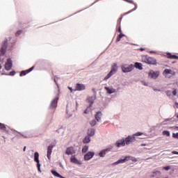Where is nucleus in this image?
<instances>
[{
	"mask_svg": "<svg viewBox=\"0 0 178 178\" xmlns=\"http://www.w3.org/2000/svg\"><path fill=\"white\" fill-rule=\"evenodd\" d=\"M68 88L71 92H73V89L71 87L68 86Z\"/></svg>",
	"mask_w": 178,
	"mask_h": 178,
	"instance_id": "50",
	"label": "nucleus"
},
{
	"mask_svg": "<svg viewBox=\"0 0 178 178\" xmlns=\"http://www.w3.org/2000/svg\"><path fill=\"white\" fill-rule=\"evenodd\" d=\"M15 74H16V72L15 71H12L10 72V76H15Z\"/></svg>",
	"mask_w": 178,
	"mask_h": 178,
	"instance_id": "44",
	"label": "nucleus"
},
{
	"mask_svg": "<svg viewBox=\"0 0 178 178\" xmlns=\"http://www.w3.org/2000/svg\"><path fill=\"white\" fill-rule=\"evenodd\" d=\"M124 145H126V140H124V138L120 139L115 143V146L118 148H120V147H124Z\"/></svg>",
	"mask_w": 178,
	"mask_h": 178,
	"instance_id": "11",
	"label": "nucleus"
},
{
	"mask_svg": "<svg viewBox=\"0 0 178 178\" xmlns=\"http://www.w3.org/2000/svg\"><path fill=\"white\" fill-rule=\"evenodd\" d=\"M86 90V85L83 83H76L75 91H84Z\"/></svg>",
	"mask_w": 178,
	"mask_h": 178,
	"instance_id": "13",
	"label": "nucleus"
},
{
	"mask_svg": "<svg viewBox=\"0 0 178 178\" xmlns=\"http://www.w3.org/2000/svg\"><path fill=\"white\" fill-rule=\"evenodd\" d=\"M127 161H132V162H137L138 160L136 159V157L127 156Z\"/></svg>",
	"mask_w": 178,
	"mask_h": 178,
	"instance_id": "27",
	"label": "nucleus"
},
{
	"mask_svg": "<svg viewBox=\"0 0 178 178\" xmlns=\"http://www.w3.org/2000/svg\"><path fill=\"white\" fill-rule=\"evenodd\" d=\"M113 74H115V73L110 71V72L104 77V80L106 81V80H108V79H111V77H112V76H113Z\"/></svg>",
	"mask_w": 178,
	"mask_h": 178,
	"instance_id": "26",
	"label": "nucleus"
},
{
	"mask_svg": "<svg viewBox=\"0 0 178 178\" xmlns=\"http://www.w3.org/2000/svg\"><path fill=\"white\" fill-rule=\"evenodd\" d=\"M87 151H88V146H87V145L83 146L82 148L83 154H86V152H87Z\"/></svg>",
	"mask_w": 178,
	"mask_h": 178,
	"instance_id": "32",
	"label": "nucleus"
},
{
	"mask_svg": "<svg viewBox=\"0 0 178 178\" xmlns=\"http://www.w3.org/2000/svg\"><path fill=\"white\" fill-rule=\"evenodd\" d=\"M77 152L76 147L70 146L66 148L65 154V155H74Z\"/></svg>",
	"mask_w": 178,
	"mask_h": 178,
	"instance_id": "2",
	"label": "nucleus"
},
{
	"mask_svg": "<svg viewBox=\"0 0 178 178\" xmlns=\"http://www.w3.org/2000/svg\"><path fill=\"white\" fill-rule=\"evenodd\" d=\"M145 63H148L149 65H156V59L152 57L145 58Z\"/></svg>",
	"mask_w": 178,
	"mask_h": 178,
	"instance_id": "10",
	"label": "nucleus"
},
{
	"mask_svg": "<svg viewBox=\"0 0 178 178\" xmlns=\"http://www.w3.org/2000/svg\"><path fill=\"white\" fill-rule=\"evenodd\" d=\"M70 162H72V163H76V165H83V163L79 161V159H77L74 156H71Z\"/></svg>",
	"mask_w": 178,
	"mask_h": 178,
	"instance_id": "15",
	"label": "nucleus"
},
{
	"mask_svg": "<svg viewBox=\"0 0 178 178\" xmlns=\"http://www.w3.org/2000/svg\"><path fill=\"white\" fill-rule=\"evenodd\" d=\"M177 108H178V103H175Z\"/></svg>",
	"mask_w": 178,
	"mask_h": 178,
	"instance_id": "56",
	"label": "nucleus"
},
{
	"mask_svg": "<svg viewBox=\"0 0 178 178\" xmlns=\"http://www.w3.org/2000/svg\"><path fill=\"white\" fill-rule=\"evenodd\" d=\"M150 54H155V51H150Z\"/></svg>",
	"mask_w": 178,
	"mask_h": 178,
	"instance_id": "55",
	"label": "nucleus"
},
{
	"mask_svg": "<svg viewBox=\"0 0 178 178\" xmlns=\"http://www.w3.org/2000/svg\"><path fill=\"white\" fill-rule=\"evenodd\" d=\"M95 153L94 152H88L84 155V160L85 161H90V159H92Z\"/></svg>",
	"mask_w": 178,
	"mask_h": 178,
	"instance_id": "9",
	"label": "nucleus"
},
{
	"mask_svg": "<svg viewBox=\"0 0 178 178\" xmlns=\"http://www.w3.org/2000/svg\"><path fill=\"white\" fill-rule=\"evenodd\" d=\"M54 81H55V83H56V79H54Z\"/></svg>",
	"mask_w": 178,
	"mask_h": 178,
	"instance_id": "61",
	"label": "nucleus"
},
{
	"mask_svg": "<svg viewBox=\"0 0 178 178\" xmlns=\"http://www.w3.org/2000/svg\"><path fill=\"white\" fill-rule=\"evenodd\" d=\"M75 108L76 107H75L74 102L67 103L66 113H69V112H74Z\"/></svg>",
	"mask_w": 178,
	"mask_h": 178,
	"instance_id": "4",
	"label": "nucleus"
},
{
	"mask_svg": "<svg viewBox=\"0 0 178 178\" xmlns=\"http://www.w3.org/2000/svg\"><path fill=\"white\" fill-rule=\"evenodd\" d=\"M54 149V146L53 145H49L47 147V156L49 160L51 159V154H52V149Z\"/></svg>",
	"mask_w": 178,
	"mask_h": 178,
	"instance_id": "18",
	"label": "nucleus"
},
{
	"mask_svg": "<svg viewBox=\"0 0 178 178\" xmlns=\"http://www.w3.org/2000/svg\"><path fill=\"white\" fill-rule=\"evenodd\" d=\"M172 137L173 138H178V133H173Z\"/></svg>",
	"mask_w": 178,
	"mask_h": 178,
	"instance_id": "41",
	"label": "nucleus"
},
{
	"mask_svg": "<svg viewBox=\"0 0 178 178\" xmlns=\"http://www.w3.org/2000/svg\"><path fill=\"white\" fill-rule=\"evenodd\" d=\"M94 134H95V129H94L92 128L88 129V135L90 137H92V136H94Z\"/></svg>",
	"mask_w": 178,
	"mask_h": 178,
	"instance_id": "25",
	"label": "nucleus"
},
{
	"mask_svg": "<svg viewBox=\"0 0 178 178\" xmlns=\"http://www.w3.org/2000/svg\"><path fill=\"white\" fill-rule=\"evenodd\" d=\"M131 140L132 141V143H134V141H137V139L136 138V135L131 136Z\"/></svg>",
	"mask_w": 178,
	"mask_h": 178,
	"instance_id": "36",
	"label": "nucleus"
},
{
	"mask_svg": "<svg viewBox=\"0 0 178 178\" xmlns=\"http://www.w3.org/2000/svg\"><path fill=\"white\" fill-rule=\"evenodd\" d=\"M177 118H178V115H177Z\"/></svg>",
	"mask_w": 178,
	"mask_h": 178,
	"instance_id": "64",
	"label": "nucleus"
},
{
	"mask_svg": "<svg viewBox=\"0 0 178 178\" xmlns=\"http://www.w3.org/2000/svg\"><path fill=\"white\" fill-rule=\"evenodd\" d=\"M144 149H151V148L145 147Z\"/></svg>",
	"mask_w": 178,
	"mask_h": 178,
	"instance_id": "54",
	"label": "nucleus"
},
{
	"mask_svg": "<svg viewBox=\"0 0 178 178\" xmlns=\"http://www.w3.org/2000/svg\"><path fill=\"white\" fill-rule=\"evenodd\" d=\"M148 76H149V79H154L155 80V79H158V77L159 76V71L154 72V70H151L149 72Z\"/></svg>",
	"mask_w": 178,
	"mask_h": 178,
	"instance_id": "6",
	"label": "nucleus"
},
{
	"mask_svg": "<svg viewBox=\"0 0 178 178\" xmlns=\"http://www.w3.org/2000/svg\"><path fill=\"white\" fill-rule=\"evenodd\" d=\"M126 2H129V3H133V1L131 0H124Z\"/></svg>",
	"mask_w": 178,
	"mask_h": 178,
	"instance_id": "47",
	"label": "nucleus"
},
{
	"mask_svg": "<svg viewBox=\"0 0 178 178\" xmlns=\"http://www.w3.org/2000/svg\"><path fill=\"white\" fill-rule=\"evenodd\" d=\"M94 101H95V96L88 97L86 99V102L90 104V106L94 104Z\"/></svg>",
	"mask_w": 178,
	"mask_h": 178,
	"instance_id": "19",
	"label": "nucleus"
},
{
	"mask_svg": "<svg viewBox=\"0 0 178 178\" xmlns=\"http://www.w3.org/2000/svg\"><path fill=\"white\" fill-rule=\"evenodd\" d=\"M162 175V172L159 170H154L150 175V177H159V176H161Z\"/></svg>",
	"mask_w": 178,
	"mask_h": 178,
	"instance_id": "20",
	"label": "nucleus"
},
{
	"mask_svg": "<svg viewBox=\"0 0 178 178\" xmlns=\"http://www.w3.org/2000/svg\"><path fill=\"white\" fill-rule=\"evenodd\" d=\"M33 161L37 163V167L38 172L41 173V164L40 163V154L38 152H35L33 154Z\"/></svg>",
	"mask_w": 178,
	"mask_h": 178,
	"instance_id": "1",
	"label": "nucleus"
},
{
	"mask_svg": "<svg viewBox=\"0 0 178 178\" xmlns=\"http://www.w3.org/2000/svg\"><path fill=\"white\" fill-rule=\"evenodd\" d=\"M102 118V113L101 111H98L95 115V119L97 122H101Z\"/></svg>",
	"mask_w": 178,
	"mask_h": 178,
	"instance_id": "21",
	"label": "nucleus"
},
{
	"mask_svg": "<svg viewBox=\"0 0 178 178\" xmlns=\"http://www.w3.org/2000/svg\"><path fill=\"white\" fill-rule=\"evenodd\" d=\"M168 58L170 59H178V56L176 55H170V56H168Z\"/></svg>",
	"mask_w": 178,
	"mask_h": 178,
	"instance_id": "35",
	"label": "nucleus"
},
{
	"mask_svg": "<svg viewBox=\"0 0 178 178\" xmlns=\"http://www.w3.org/2000/svg\"><path fill=\"white\" fill-rule=\"evenodd\" d=\"M141 83L143 84V86H145V87H148V83L146 82L145 81H142Z\"/></svg>",
	"mask_w": 178,
	"mask_h": 178,
	"instance_id": "39",
	"label": "nucleus"
},
{
	"mask_svg": "<svg viewBox=\"0 0 178 178\" xmlns=\"http://www.w3.org/2000/svg\"><path fill=\"white\" fill-rule=\"evenodd\" d=\"M104 90H106L107 94H115L118 92V90L116 89L113 88V86H105Z\"/></svg>",
	"mask_w": 178,
	"mask_h": 178,
	"instance_id": "8",
	"label": "nucleus"
},
{
	"mask_svg": "<svg viewBox=\"0 0 178 178\" xmlns=\"http://www.w3.org/2000/svg\"><path fill=\"white\" fill-rule=\"evenodd\" d=\"M140 51H144V49L143 48H140Z\"/></svg>",
	"mask_w": 178,
	"mask_h": 178,
	"instance_id": "60",
	"label": "nucleus"
},
{
	"mask_svg": "<svg viewBox=\"0 0 178 178\" xmlns=\"http://www.w3.org/2000/svg\"><path fill=\"white\" fill-rule=\"evenodd\" d=\"M175 129H177V130H178V127H175Z\"/></svg>",
	"mask_w": 178,
	"mask_h": 178,
	"instance_id": "59",
	"label": "nucleus"
},
{
	"mask_svg": "<svg viewBox=\"0 0 178 178\" xmlns=\"http://www.w3.org/2000/svg\"><path fill=\"white\" fill-rule=\"evenodd\" d=\"M125 145H130V144H131L132 140H131V136H128L125 139Z\"/></svg>",
	"mask_w": 178,
	"mask_h": 178,
	"instance_id": "23",
	"label": "nucleus"
},
{
	"mask_svg": "<svg viewBox=\"0 0 178 178\" xmlns=\"http://www.w3.org/2000/svg\"><path fill=\"white\" fill-rule=\"evenodd\" d=\"M84 113H88V109L85 110Z\"/></svg>",
	"mask_w": 178,
	"mask_h": 178,
	"instance_id": "51",
	"label": "nucleus"
},
{
	"mask_svg": "<svg viewBox=\"0 0 178 178\" xmlns=\"http://www.w3.org/2000/svg\"><path fill=\"white\" fill-rule=\"evenodd\" d=\"M72 114H70L69 118H72Z\"/></svg>",
	"mask_w": 178,
	"mask_h": 178,
	"instance_id": "58",
	"label": "nucleus"
},
{
	"mask_svg": "<svg viewBox=\"0 0 178 178\" xmlns=\"http://www.w3.org/2000/svg\"><path fill=\"white\" fill-rule=\"evenodd\" d=\"M58 99H59V97H56L51 101L50 104V108H54L58 106Z\"/></svg>",
	"mask_w": 178,
	"mask_h": 178,
	"instance_id": "17",
	"label": "nucleus"
},
{
	"mask_svg": "<svg viewBox=\"0 0 178 178\" xmlns=\"http://www.w3.org/2000/svg\"><path fill=\"white\" fill-rule=\"evenodd\" d=\"M12 60L10 58H8L7 62L5 65L6 70H10L12 69Z\"/></svg>",
	"mask_w": 178,
	"mask_h": 178,
	"instance_id": "14",
	"label": "nucleus"
},
{
	"mask_svg": "<svg viewBox=\"0 0 178 178\" xmlns=\"http://www.w3.org/2000/svg\"><path fill=\"white\" fill-rule=\"evenodd\" d=\"M7 47H8V40H5L1 45V55H5V52H6Z\"/></svg>",
	"mask_w": 178,
	"mask_h": 178,
	"instance_id": "12",
	"label": "nucleus"
},
{
	"mask_svg": "<svg viewBox=\"0 0 178 178\" xmlns=\"http://www.w3.org/2000/svg\"><path fill=\"white\" fill-rule=\"evenodd\" d=\"M163 136H166L167 137H170V132L169 131H163Z\"/></svg>",
	"mask_w": 178,
	"mask_h": 178,
	"instance_id": "30",
	"label": "nucleus"
},
{
	"mask_svg": "<svg viewBox=\"0 0 178 178\" xmlns=\"http://www.w3.org/2000/svg\"><path fill=\"white\" fill-rule=\"evenodd\" d=\"M1 69H2V66H1V64H0V70H1Z\"/></svg>",
	"mask_w": 178,
	"mask_h": 178,
	"instance_id": "62",
	"label": "nucleus"
},
{
	"mask_svg": "<svg viewBox=\"0 0 178 178\" xmlns=\"http://www.w3.org/2000/svg\"><path fill=\"white\" fill-rule=\"evenodd\" d=\"M23 151H26V147H24Z\"/></svg>",
	"mask_w": 178,
	"mask_h": 178,
	"instance_id": "57",
	"label": "nucleus"
},
{
	"mask_svg": "<svg viewBox=\"0 0 178 178\" xmlns=\"http://www.w3.org/2000/svg\"><path fill=\"white\" fill-rule=\"evenodd\" d=\"M6 127H5V124L0 123V129L1 130H6Z\"/></svg>",
	"mask_w": 178,
	"mask_h": 178,
	"instance_id": "37",
	"label": "nucleus"
},
{
	"mask_svg": "<svg viewBox=\"0 0 178 178\" xmlns=\"http://www.w3.org/2000/svg\"><path fill=\"white\" fill-rule=\"evenodd\" d=\"M22 33H23V31H17L15 35H16L17 37H19V35H20V34H22Z\"/></svg>",
	"mask_w": 178,
	"mask_h": 178,
	"instance_id": "42",
	"label": "nucleus"
},
{
	"mask_svg": "<svg viewBox=\"0 0 178 178\" xmlns=\"http://www.w3.org/2000/svg\"><path fill=\"white\" fill-rule=\"evenodd\" d=\"M163 169L164 170H167L168 171V170H170L171 167H170V165H167V166L163 167Z\"/></svg>",
	"mask_w": 178,
	"mask_h": 178,
	"instance_id": "38",
	"label": "nucleus"
},
{
	"mask_svg": "<svg viewBox=\"0 0 178 178\" xmlns=\"http://www.w3.org/2000/svg\"><path fill=\"white\" fill-rule=\"evenodd\" d=\"M135 66L136 69H139V70H143V64L140 63H136Z\"/></svg>",
	"mask_w": 178,
	"mask_h": 178,
	"instance_id": "28",
	"label": "nucleus"
},
{
	"mask_svg": "<svg viewBox=\"0 0 178 178\" xmlns=\"http://www.w3.org/2000/svg\"><path fill=\"white\" fill-rule=\"evenodd\" d=\"M112 147H108L106 149H104L102 150H101L99 152V156H100V158H104V156H105V155H106V152H109L111 151H112Z\"/></svg>",
	"mask_w": 178,
	"mask_h": 178,
	"instance_id": "7",
	"label": "nucleus"
},
{
	"mask_svg": "<svg viewBox=\"0 0 178 178\" xmlns=\"http://www.w3.org/2000/svg\"><path fill=\"white\" fill-rule=\"evenodd\" d=\"M76 105H77V102H76Z\"/></svg>",
	"mask_w": 178,
	"mask_h": 178,
	"instance_id": "63",
	"label": "nucleus"
},
{
	"mask_svg": "<svg viewBox=\"0 0 178 178\" xmlns=\"http://www.w3.org/2000/svg\"><path fill=\"white\" fill-rule=\"evenodd\" d=\"M118 31L122 34V28H120V26L118 27Z\"/></svg>",
	"mask_w": 178,
	"mask_h": 178,
	"instance_id": "48",
	"label": "nucleus"
},
{
	"mask_svg": "<svg viewBox=\"0 0 178 178\" xmlns=\"http://www.w3.org/2000/svg\"><path fill=\"white\" fill-rule=\"evenodd\" d=\"M90 124L92 127L97 124V121H95V120H92L90 122Z\"/></svg>",
	"mask_w": 178,
	"mask_h": 178,
	"instance_id": "34",
	"label": "nucleus"
},
{
	"mask_svg": "<svg viewBox=\"0 0 178 178\" xmlns=\"http://www.w3.org/2000/svg\"><path fill=\"white\" fill-rule=\"evenodd\" d=\"M144 134L142 132H136V134H134V136H143Z\"/></svg>",
	"mask_w": 178,
	"mask_h": 178,
	"instance_id": "40",
	"label": "nucleus"
},
{
	"mask_svg": "<svg viewBox=\"0 0 178 178\" xmlns=\"http://www.w3.org/2000/svg\"><path fill=\"white\" fill-rule=\"evenodd\" d=\"M172 154H173L174 155H178V152L172 151Z\"/></svg>",
	"mask_w": 178,
	"mask_h": 178,
	"instance_id": "46",
	"label": "nucleus"
},
{
	"mask_svg": "<svg viewBox=\"0 0 178 178\" xmlns=\"http://www.w3.org/2000/svg\"><path fill=\"white\" fill-rule=\"evenodd\" d=\"M167 95H168V96L170 95V91L167 92Z\"/></svg>",
	"mask_w": 178,
	"mask_h": 178,
	"instance_id": "53",
	"label": "nucleus"
},
{
	"mask_svg": "<svg viewBox=\"0 0 178 178\" xmlns=\"http://www.w3.org/2000/svg\"><path fill=\"white\" fill-rule=\"evenodd\" d=\"M123 37H124V34L121 33L120 35H119L117 38V42H119V41H120V40H122V38H123Z\"/></svg>",
	"mask_w": 178,
	"mask_h": 178,
	"instance_id": "31",
	"label": "nucleus"
},
{
	"mask_svg": "<svg viewBox=\"0 0 178 178\" xmlns=\"http://www.w3.org/2000/svg\"><path fill=\"white\" fill-rule=\"evenodd\" d=\"M136 9H137V6H136V5H135V8H134V9L130 10V11L128 12L127 14L128 15V13H131V12H134V10H136Z\"/></svg>",
	"mask_w": 178,
	"mask_h": 178,
	"instance_id": "43",
	"label": "nucleus"
},
{
	"mask_svg": "<svg viewBox=\"0 0 178 178\" xmlns=\"http://www.w3.org/2000/svg\"><path fill=\"white\" fill-rule=\"evenodd\" d=\"M152 90L154 92H161V88H156L155 86L152 87Z\"/></svg>",
	"mask_w": 178,
	"mask_h": 178,
	"instance_id": "33",
	"label": "nucleus"
},
{
	"mask_svg": "<svg viewBox=\"0 0 178 178\" xmlns=\"http://www.w3.org/2000/svg\"><path fill=\"white\" fill-rule=\"evenodd\" d=\"M170 120H172L170 118H167L164 120V122H170Z\"/></svg>",
	"mask_w": 178,
	"mask_h": 178,
	"instance_id": "49",
	"label": "nucleus"
},
{
	"mask_svg": "<svg viewBox=\"0 0 178 178\" xmlns=\"http://www.w3.org/2000/svg\"><path fill=\"white\" fill-rule=\"evenodd\" d=\"M140 145H141V147H145V145H147L144 144V143H142Z\"/></svg>",
	"mask_w": 178,
	"mask_h": 178,
	"instance_id": "52",
	"label": "nucleus"
},
{
	"mask_svg": "<svg viewBox=\"0 0 178 178\" xmlns=\"http://www.w3.org/2000/svg\"><path fill=\"white\" fill-rule=\"evenodd\" d=\"M111 72L114 73V74L118 72V64L116 63H113L112 65Z\"/></svg>",
	"mask_w": 178,
	"mask_h": 178,
	"instance_id": "24",
	"label": "nucleus"
},
{
	"mask_svg": "<svg viewBox=\"0 0 178 178\" xmlns=\"http://www.w3.org/2000/svg\"><path fill=\"white\" fill-rule=\"evenodd\" d=\"M127 162V157L126 156H123L122 159H120L118 161H115V163H113V165H119L120 163H124Z\"/></svg>",
	"mask_w": 178,
	"mask_h": 178,
	"instance_id": "16",
	"label": "nucleus"
},
{
	"mask_svg": "<svg viewBox=\"0 0 178 178\" xmlns=\"http://www.w3.org/2000/svg\"><path fill=\"white\" fill-rule=\"evenodd\" d=\"M91 141V139L90 138V136H86V138L83 139L84 144H88Z\"/></svg>",
	"mask_w": 178,
	"mask_h": 178,
	"instance_id": "29",
	"label": "nucleus"
},
{
	"mask_svg": "<svg viewBox=\"0 0 178 178\" xmlns=\"http://www.w3.org/2000/svg\"><path fill=\"white\" fill-rule=\"evenodd\" d=\"M121 69H122V72H123V73H129V72H131L133 70V69H134V65H130L128 67L122 65L121 67Z\"/></svg>",
	"mask_w": 178,
	"mask_h": 178,
	"instance_id": "5",
	"label": "nucleus"
},
{
	"mask_svg": "<svg viewBox=\"0 0 178 178\" xmlns=\"http://www.w3.org/2000/svg\"><path fill=\"white\" fill-rule=\"evenodd\" d=\"M34 69V67H31L30 69L26 70V71H22L19 76H26L27 73H30V72H32V70Z\"/></svg>",
	"mask_w": 178,
	"mask_h": 178,
	"instance_id": "22",
	"label": "nucleus"
},
{
	"mask_svg": "<svg viewBox=\"0 0 178 178\" xmlns=\"http://www.w3.org/2000/svg\"><path fill=\"white\" fill-rule=\"evenodd\" d=\"M163 76H165V77H169V76H168V74H171V76H175V74H176V71H175V68L165 69L163 72Z\"/></svg>",
	"mask_w": 178,
	"mask_h": 178,
	"instance_id": "3",
	"label": "nucleus"
},
{
	"mask_svg": "<svg viewBox=\"0 0 178 178\" xmlns=\"http://www.w3.org/2000/svg\"><path fill=\"white\" fill-rule=\"evenodd\" d=\"M177 92L176 91V90H174L172 91V95L175 96V95H177Z\"/></svg>",
	"mask_w": 178,
	"mask_h": 178,
	"instance_id": "45",
	"label": "nucleus"
}]
</instances>
